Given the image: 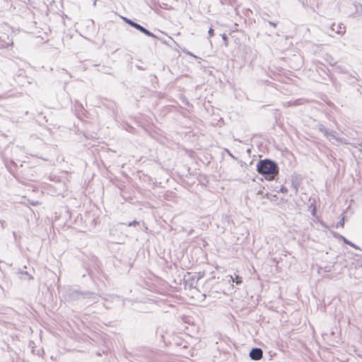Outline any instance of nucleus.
<instances>
[{
  "label": "nucleus",
  "instance_id": "nucleus-1",
  "mask_svg": "<svg viewBox=\"0 0 362 362\" xmlns=\"http://www.w3.org/2000/svg\"><path fill=\"white\" fill-rule=\"evenodd\" d=\"M257 172L263 175L267 180H272L279 173L277 164L269 159L260 160L257 164Z\"/></svg>",
  "mask_w": 362,
  "mask_h": 362
},
{
  "label": "nucleus",
  "instance_id": "nucleus-2",
  "mask_svg": "<svg viewBox=\"0 0 362 362\" xmlns=\"http://www.w3.org/2000/svg\"><path fill=\"white\" fill-rule=\"evenodd\" d=\"M319 130L322 132L325 136H326L329 140H335L337 141L342 142L341 139H339L337 136V133L333 130L327 129L324 125L320 124L319 126Z\"/></svg>",
  "mask_w": 362,
  "mask_h": 362
},
{
  "label": "nucleus",
  "instance_id": "nucleus-3",
  "mask_svg": "<svg viewBox=\"0 0 362 362\" xmlns=\"http://www.w3.org/2000/svg\"><path fill=\"white\" fill-rule=\"evenodd\" d=\"M123 19L129 25L134 27V28L137 29L140 32L144 33L146 35L152 37L154 38L156 37L153 33H152L151 32H150L149 30H148L147 29H146L144 27L141 26V25L134 22L133 21H132L127 18H123Z\"/></svg>",
  "mask_w": 362,
  "mask_h": 362
},
{
  "label": "nucleus",
  "instance_id": "nucleus-4",
  "mask_svg": "<svg viewBox=\"0 0 362 362\" xmlns=\"http://www.w3.org/2000/svg\"><path fill=\"white\" fill-rule=\"evenodd\" d=\"M263 352L259 348H253L250 352V357L254 361H258L262 358Z\"/></svg>",
  "mask_w": 362,
  "mask_h": 362
},
{
  "label": "nucleus",
  "instance_id": "nucleus-5",
  "mask_svg": "<svg viewBox=\"0 0 362 362\" xmlns=\"http://www.w3.org/2000/svg\"><path fill=\"white\" fill-rule=\"evenodd\" d=\"M331 30L339 34V35H344L346 32V27L344 25L343 23H334L332 25H331Z\"/></svg>",
  "mask_w": 362,
  "mask_h": 362
},
{
  "label": "nucleus",
  "instance_id": "nucleus-6",
  "mask_svg": "<svg viewBox=\"0 0 362 362\" xmlns=\"http://www.w3.org/2000/svg\"><path fill=\"white\" fill-rule=\"evenodd\" d=\"M353 5L355 8V11H354V13H353L351 15V16L352 18L361 17L362 16V5L357 2H354L353 4Z\"/></svg>",
  "mask_w": 362,
  "mask_h": 362
},
{
  "label": "nucleus",
  "instance_id": "nucleus-7",
  "mask_svg": "<svg viewBox=\"0 0 362 362\" xmlns=\"http://www.w3.org/2000/svg\"><path fill=\"white\" fill-rule=\"evenodd\" d=\"M325 62H327L329 65L331 66H335L336 62L334 61V59L329 54H326L324 57Z\"/></svg>",
  "mask_w": 362,
  "mask_h": 362
},
{
  "label": "nucleus",
  "instance_id": "nucleus-8",
  "mask_svg": "<svg viewBox=\"0 0 362 362\" xmlns=\"http://www.w3.org/2000/svg\"><path fill=\"white\" fill-rule=\"evenodd\" d=\"M230 279L235 282L237 285H240L242 284V278L238 275H235V278L233 276H230Z\"/></svg>",
  "mask_w": 362,
  "mask_h": 362
},
{
  "label": "nucleus",
  "instance_id": "nucleus-9",
  "mask_svg": "<svg viewBox=\"0 0 362 362\" xmlns=\"http://www.w3.org/2000/svg\"><path fill=\"white\" fill-rule=\"evenodd\" d=\"M334 66V69L335 70L339 72V73H341V74H344V73H346V69L344 66H341V65H336Z\"/></svg>",
  "mask_w": 362,
  "mask_h": 362
},
{
  "label": "nucleus",
  "instance_id": "nucleus-10",
  "mask_svg": "<svg viewBox=\"0 0 362 362\" xmlns=\"http://www.w3.org/2000/svg\"><path fill=\"white\" fill-rule=\"evenodd\" d=\"M341 239L343 240L344 243L351 246L352 247L355 248V249H359V247L358 246H356L354 243H353L352 242L349 241V240H347L346 238H344V236H341Z\"/></svg>",
  "mask_w": 362,
  "mask_h": 362
},
{
  "label": "nucleus",
  "instance_id": "nucleus-11",
  "mask_svg": "<svg viewBox=\"0 0 362 362\" xmlns=\"http://www.w3.org/2000/svg\"><path fill=\"white\" fill-rule=\"evenodd\" d=\"M344 225V218H342L340 221H339L337 223V228L338 227H343Z\"/></svg>",
  "mask_w": 362,
  "mask_h": 362
},
{
  "label": "nucleus",
  "instance_id": "nucleus-12",
  "mask_svg": "<svg viewBox=\"0 0 362 362\" xmlns=\"http://www.w3.org/2000/svg\"><path fill=\"white\" fill-rule=\"evenodd\" d=\"M279 191L282 193H286L288 192V189L286 187L281 186Z\"/></svg>",
  "mask_w": 362,
  "mask_h": 362
},
{
  "label": "nucleus",
  "instance_id": "nucleus-13",
  "mask_svg": "<svg viewBox=\"0 0 362 362\" xmlns=\"http://www.w3.org/2000/svg\"><path fill=\"white\" fill-rule=\"evenodd\" d=\"M208 33H209V37H212V36L214 35V30L211 28H209V31H208Z\"/></svg>",
  "mask_w": 362,
  "mask_h": 362
},
{
  "label": "nucleus",
  "instance_id": "nucleus-14",
  "mask_svg": "<svg viewBox=\"0 0 362 362\" xmlns=\"http://www.w3.org/2000/svg\"><path fill=\"white\" fill-rule=\"evenodd\" d=\"M139 223L136 221H133L132 222H129L128 223V226H135L136 224H138Z\"/></svg>",
  "mask_w": 362,
  "mask_h": 362
},
{
  "label": "nucleus",
  "instance_id": "nucleus-15",
  "mask_svg": "<svg viewBox=\"0 0 362 362\" xmlns=\"http://www.w3.org/2000/svg\"><path fill=\"white\" fill-rule=\"evenodd\" d=\"M269 24L273 27H276L277 23H274V22H272V21H268Z\"/></svg>",
  "mask_w": 362,
  "mask_h": 362
},
{
  "label": "nucleus",
  "instance_id": "nucleus-16",
  "mask_svg": "<svg viewBox=\"0 0 362 362\" xmlns=\"http://www.w3.org/2000/svg\"><path fill=\"white\" fill-rule=\"evenodd\" d=\"M0 224H1V227H2V228H5L6 226H5V221H4L0 220Z\"/></svg>",
  "mask_w": 362,
  "mask_h": 362
},
{
  "label": "nucleus",
  "instance_id": "nucleus-17",
  "mask_svg": "<svg viewBox=\"0 0 362 362\" xmlns=\"http://www.w3.org/2000/svg\"><path fill=\"white\" fill-rule=\"evenodd\" d=\"M30 204L33 206H35V205H37L39 204V202L37 201L36 202H31Z\"/></svg>",
  "mask_w": 362,
  "mask_h": 362
},
{
  "label": "nucleus",
  "instance_id": "nucleus-18",
  "mask_svg": "<svg viewBox=\"0 0 362 362\" xmlns=\"http://www.w3.org/2000/svg\"><path fill=\"white\" fill-rule=\"evenodd\" d=\"M226 38H227V37H226V36L225 35H223V40H226Z\"/></svg>",
  "mask_w": 362,
  "mask_h": 362
},
{
  "label": "nucleus",
  "instance_id": "nucleus-19",
  "mask_svg": "<svg viewBox=\"0 0 362 362\" xmlns=\"http://www.w3.org/2000/svg\"><path fill=\"white\" fill-rule=\"evenodd\" d=\"M188 54H189V55H191V56H193V57H196V56L193 55V54H192V53H190V52H189V53H188Z\"/></svg>",
  "mask_w": 362,
  "mask_h": 362
},
{
  "label": "nucleus",
  "instance_id": "nucleus-20",
  "mask_svg": "<svg viewBox=\"0 0 362 362\" xmlns=\"http://www.w3.org/2000/svg\"><path fill=\"white\" fill-rule=\"evenodd\" d=\"M228 154L229 156H230L231 157L234 158V156L228 151Z\"/></svg>",
  "mask_w": 362,
  "mask_h": 362
},
{
  "label": "nucleus",
  "instance_id": "nucleus-21",
  "mask_svg": "<svg viewBox=\"0 0 362 362\" xmlns=\"http://www.w3.org/2000/svg\"><path fill=\"white\" fill-rule=\"evenodd\" d=\"M74 293H78V291H75L73 292Z\"/></svg>",
  "mask_w": 362,
  "mask_h": 362
}]
</instances>
